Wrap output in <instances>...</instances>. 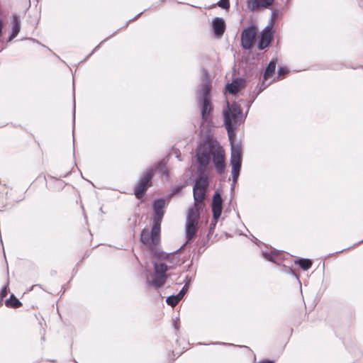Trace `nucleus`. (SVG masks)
I'll return each instance as SVG.
<instances>
[{
    "instance_id": "obj_1",
    "label": "nucleus",
    "mask_w": 363,
    "mask_h": 363,
    "mask_svg": "<svg viewBox=\"0 0 363 363\" xmlns=\"http://www.w3.org/2000/svg\"><path fill=\"white\" fill-rule=\"evenodd\" d=\"M196 159L198 164L197 172L206 170L211 160L218 173H223L225 168L224 150L220 144L212 138L201 141L196 150Z\"/></svg>"
},
{
    "instance_id": "obj_2",
    "label": "nucleus",
    "mask_w": 363,
    "mask_h": 363,
    "mask_svg": "<svg viewBox=\"0 0 363 363\" xmlns=\"http://www.w3.org/2000/svg\"><path fill=\"white\" fill-rule=\"evenodd\" d=\"M224 124L228 132L229 140L235 137V130L242 119V111L236 102H227V108L223 111Z\"/></svg>"
},
{
    "instance_id": "obj_3",
    "label": "nucleus",
    "mask_w": 363,
    "mask_h": 363,
    "mask_svg": "<svg viewBox=\"0 0 363 363\" xmlns=\"http://www.w3.org/2000/svg\"><path fill=\"white\" fill-rule=\"evenodd\" d=\"M165 206V200L164 199H157L154 201L152 226L151 229L152 242L154 244H159L160 241V226L164 214L163 208Z\"/></svg>"
},
{
    "instance_id": "obj_4",
    "label": "nucleus",
    "mask_w": 363,
    "mask_h": 363,
    "mask_svg": "<svg viewBox=\"0 0 363 363\" xmlns=\"http://www.w3.org/2000/svg\"><path fill=\"white\" fill-rule=\"evenodd\" d=\"M211 86L208 82L203 83L197 91L198 103L201 106L203 121L208 122L213 111L211 98Z\"/></svg>"
},
{
    "instance_id": "obj_5",
    "label": "nucleus",
    "mask_w": 363,
    "mask_h": 363,
    "mask_svg": "<svg viewBox=\"0 0 363 363\" xmlns=\"http://www.w3.org/2000/svg\"><path fill=\"white\" fill-rule=\"evenodd\" d=\"M199 218L200 212H197L196 208H189L185 225L186 243L191 242L195 237L198 230V220Z\"/></svg>"
},
{
    "instance_id": "obj_6",
    "label": "nucleus",
    "mask_w": 363,
    "mask_h": 363,
    "mask_svg": "<svg viewBox=\"0 0 363 363\" xmlns=\"http://www.w3.org/2000/svg\"><path fill=\"white\" fill-rule=\"evenodd\" d=\"M155 169L150 168L145 170L134 189V194L137 199H142L147 189L152 185V179Z\"/></svg>"
},
{
    "instance_id": "obj_7",
    "label": "nucleus",
    "mask_w": 363,
    "mask_h": 363,
    "mask_svg": "<svg viewBox=\"0 0 363 363\" xmlns=\"http://www.w3.org/2000/svg\"><path fill=\"white\" fill-rule=\"evenodd\" d=\"M256 36V28L254 26L245 28L241 33V45L245 50L252 47Z\"/></svg>"
},
{
    "instance_id": "obj_8",
    "label": "nucleus",
    "mask_w": 363,
    "mask_h": 363,
    "mask_svg": "<svg viewBox=\"0 0 363 363\" xmlns=\"http://www.w3.org/2000/svg\"><path fill=\"white\" fill-rule=\"evenodd\" d=\"M211 210L213 213V218L215 220V226L221 215L223 210V198L218 191H216L213 196Z\"/></svg>"
},
{
    "instance_id": "obj_9",
    "label": "nucleus",
    "mask_w": 363,
    "mask_h": 363,
    "mask_svg": "<svg viewBox=\"0 0 363 363\" xmlns=\"http://www.w3.org/2000/svg\"><path fill=\"white\" fill-rule=\"evenodd\" d=\"M273 39V30L272 29V24L267 25L262 31L260 39L257 44V48L259 50H263L267 48Z\"/></svg>"
},
{
    "instance_id": "obj_10",
    "label": "nucleus",
    "mask_w": 363,
    "mask_h": 363,
    "mask_svg": "<svg viewBox=\"0 0 363 363\" xmlns=\"http://www.w3.org/2000/svg\"><path fill=\"white\" fill-rule=\"evenodd\" d=\"M235 137L232 140H229L231 145V165H242V147L239 143H235Z\"/></svg>"
},
{
    "instance_id": "obj_11",
    "label": "nucleus",
    "mask_w": 363,
    "mask_h": 363,
    "mask_svg": "<svg viewBox=\"0 0 363 363\" xmlns=\"http://www.w3.org/2000/svg\"><path fill=\"white\" fill-rule=\"evenodd\" d=\"M167 279V275H157L154 272L151 276V279H149L148 277H147L146 284L155 289H159L164 285Z\"/></svg>"
},
{
    "instance_id": "obj_12",
    "label": "nucleus",
    "mask_w": 363,
    "mask_h": 363,
    "mask_svg": "<svg viewBox=\"0 0 363 363\" xmlns=\"http://www.w3.org/2000/svg\"><path fill=\"white\" fill-rule=\"evenodd\" d=\"M212 28L213 33L216 38H220L225 30V23L223 18L216 17L212 21Z\"/></svg>"
},
{
    "instance_id": "obj_13",
    "label": "nucleus",
    "mask_w": 363,
    "mask_h": 363,
    "mask_svg": "<svg viewBox=\"0 0 363 363\" xmlns=\"http://www.w3.org/2000/svg\"><path fill=\"white\" fill-rule=\"evenodd\" d=\"M245 86V80L242 78H237L225 86V89L232 94H237Z\"/></svg>"
},
{
    "instance_id": "obj_14",
    "label": "nucleus",
    "mask_w": 363,
    "mask_h": 363,
    "mask_svg": "<svg viewBox=\"0 0 363 363\" xmlns=\"http://www.w3.org/2000/svg\"><path fill=\"white\" fill-rule=\"evenodd\" d=\"M206 193V190L193 188L194 204L191 208H196L197 212H200L201 208V203L205 199Z\"/></svg>"
},
{
    "instance_id": "obj_15",
    "label": "nucleus",
    "mask_w": 363,
    "mask_h": 363,
    "mask_svg": "<svg viewBox=\"0 0 363 363\" xmlns=\"http://www.w3.org/2000/svg\"><path fill=\"white\" fill-rule=\"evenodd\" d=\"M199 176L196 179L195 184L193 188L201 189L206 190L208 186V179L206 176V170L203 172H197Z\"/></svg>"
},
{
    "instance_id": "obj_16",
    "label": "nucleus",
    "mask_w": 363,
    "mask_h": 363,
    "mask_svg": "<svg viewBox=\"0 0 363 363\" xmlns=\"http://www.w3.org/2000/svg\"><path fill=\"white\" fill-rule=\"evenodd\" d=\"M12 28L11 33L9 36L8 42H11L14 39L21 30V20L17 15H13L12 16Z\"/></svg>"
},
{
    "instance_id": "obj_17",
    "label": "nucleus",
    "mask_w": 363,
    "mask_h": 363,
    "mask_svg": "<svg viewBox=\"0 0 363 363\" xmlns=\"http://www.w3.org/2000/svg\"><path fill=\"white\" fill-rule=\"evenodd\" d=\"M274 1V0H256L251 4L248 9L252 12L259 11L264 8L267 9L273 4Z\"/></svg>"
},
{
    "instance_id": "obj_18",
    "label": "nucleus",
    "mask_w": 363,
    "mask_h": 363,
    "mask_svg": "<svg viewBox=\"0 0 363 363\" xmlns=\"http://www.w3.org/2000/svg\"><path fill=\"white\" fill-rule=\"evenodd\" d=\"M140 241L142 243L145 245H150V243L153 245H157V244H154L152 242V235L151 232L150 233L148 229H143L140 234Z\"/></svg>"
},
{
    "instance_id": "obj_19",
    "label": "nucleus",
    "mask_w": 363,
    "mask_h": 363,
    "mask_svg": "<svg viewBox=\"0 0 363 363\" xmlns=\"http://www.w3.org/2000/svg\"><path fill=\"white\" fill-rule=\"evenodd\" d=\"M169 270V267L164 263H154V272L157 275H167L166 273Z\"/></svg>"
},
{
    "instance_id": "obj_20",
    "label": "nucleus",
    "mask_w": 363,
    "mask_h": 363,
    "mask_svg": "<svg viewBox=\"0 0 363 363\" xmlns=\"http://www.w3.org/2000/svg\"><path fill=\"white\" fill-rule=\"evenodd\" d=\"M276 64H277V62L274 60H271L269 62V63L267 66L264 73V79H267L273 75V74L275 72Z\"/></svg>"
},
{
    "instance_id": "obj_21",
    "label": "nucleus",
    "mask_w": 363,
    "mask_h": 363,
    "mask_svg": "<svg viewBox=\"0 0 363 363\" xmlns=\"http://www.w3.org/2000/svg\"><path fill=\"white\" fill-rule=\"evenodd\" d=\"M7 307L18 308L22 306L21 302L13 295L11 294L10 298L5 302Z\"/></svg>"
},
{
    "instance_id": "obj_22",
    "label": "nucleus",
    "mask_w": 363,
    "mask_h": 363,
    "mask_svg": "<svg viewBox=\"0 0 363 363\" xmlns=\"http://www.w3.org/2000/svg\"><path fill=\"white\" fill-rule=\"evenodd\" d=\"M295 264H298L303 270H308L312 265V261L309 259L300 258L295 260Z\"/></svg>"
},
{
    "instance_id": "obj_23",
    "label": "nucleus",
    "mask_w": 363,
    "mask_h": 363,
    "mask_svg": "<svg viewBox=\"0 0 363 363\" xmlns=\"http://www.w3.org/2000/svg\"><path fill=\"white\" fill-rule=\"evenodd\" d=\"M279 254V251L277 250H272L270 252L267 251H262V255L263 257L267 259L268 261L275 262L274 255H277Z\"/></svg>"
},
{
    "instance_id": "obj_24",
    "label": "nucleus",
    "mask_w": 363,
    "mask_h": 363,
    "mask_svg": "<svg viewBox=\"0 0 363 363\" xmlns=\"http://www.w3.org/2000/svg\"><path fill=\"white\" fill-rule=\"evenodd\" d=\"M231 166H232L233 183H237L239 175H240L241 165H231Z\"/></svg>"
},
{
    "instance_id": "obj_25",
    "label": "nucleus",
    "mask_w": 363,
    "mask_h": 363,
    "mask_svg": "<svg viewBox=\"0 0 363 363\" xmlns=\"http://www.w3.org/2000/svg\"><path fill=\"white\" fill-rule=\"evenodd\" d=\"M174 252H170V253L166 254L164 255V257H163V255H164L163 252H162L161 255L158 254V253H155V257H157L159 258L166 259L170 260V262L172 263H175L177 262V260H174Z\"/></svg>"
},
{
    "instance_id": "obj_26",
    "label": "nucleus",
    "mask_w": 363,
    "mask_h": 363,
    "mask_svg": "<svg viewBox=\"0 0 363 363\" xmlns=\"http://www.w3.org/2000/svg\"><path fill=\"white\" fill-rule=\"evenodd\" d=\"M179 301L180 300L176 295L169 296L166 299L167 303L172 307L175 306Z\"/></svg>"
},
{
    "instance_id": "obj_27",
    "label": "nucleus",
    "mask_w": 363,
    "mask_h": 363,
    "mask_svg": "<svg viewBox=\"0 0 363 363\" xmlns=\"http://www.w3.org/2000/svg\"><path fill=\"white\" fill-rule=\"evenodd\" d=\"M279 18V13H278V11H276V10H274L272 11V13H271V19H270V22L268 25H271L272 24V29L273 28V26H274V21H276L277 20V18Z\"/></svg>"
},
{
    "instance_id": "obj_28",
    "label": "nucleus",
    "mask_w": 363,
    "mask_h": 363,
    "mask_svg": "<svg viewBox=\"0 0 363 363\" xmlns=\"http://www.w3.org/2000/svg\"><path fill=\"white\" fill-rule=\"evenodd\" d=\"M157 169H158L160 172H161L162 174H164L167 177L168 176V171L166 169L165 165L163 164L162 162H160L158 163V164L157 166Z\"/></svg>"
},
{
    "instance_id": "obj_29",
    "label": "nucleus",
    "mask_w": 363,
    "mask_h": 363,
    "mask_svg": "<svg viewBox=\"0 0 363 363\" xmlns=\"http://www.w3.org/2000/svg\"><path fill=\"white\" fill-rule=\"evenodd\" d=\"M188 291V286H187V283H185L184 287L180 290V291L179 292L178 294H177L176 296H177V298L181 301L182 298L184 297V296L185 295V294Z\"/></svg>"
},
{
    "instance_id": "obj_30",
    "label": "nucleus",
    "mask_w": 363,
    "mask_h": 363,
    "mask_svg": "<svg viewBox=\"0 0 363 363\" xmlns=\"http://www.w3.org/2000/svg\"><path fill=\"white\" fill-rule=\"evenodd\" d=\"M217 4L219 7L225 9L230 7L229 0H220Z\"/></svg>"
},
{
    "instance_id": "obj_31",
    "label": "nucleus",
    "mask_w": 363,
    "mask_h": 363,
    "mask_svg": "<svg viewBox=\"0 0 363 363\" xmlns=\"http://www.w3.org/2000/svg\"><path fill=\"white\" fill-rule=\"evenodd\" d=\"M288 72V69L286 67H280L278 69V77L284 76Z\"/></svg>"
},
{
    "instance_id": "obj_32",
    "label": "nucleus",
    "mask_w": 363,
    "mask_h": 363,
    "mask_svg": "<svg viewBox=\"0 0 363 363\" xmlns=\"http://www.w3.org/2000/svg\"><path fill=\"white\" fill-rule=\"evenodd\" d=\"M8 294V289L6 286L2 288L0 292V300L2 301Z\"/></svg>"
},
{
    "instance_id": "obj_33",
    "label": "nucleus",
    "mask_w": 363,
    "mask_h": 363,
    "mask_svg": "<svg viewBox=\"0 0 363 363\" xmlns=\"http://www.w3.org/2000/svg\"><path fill=\"white\" fill-rule=\"evenodd\" d=\"M115 34H116V33H113L111 35H110L109 37H108V38H105L104 40H102V41H101V43H99V45H97V46H96L94 50H93V51L91 52V53H90V55H89V56L91 55H92V54H93V53H94V52H95V51H96V50L100 47V45H101L103 43L106 42V40H108L109 38H111V37L114 36V35H115Z\"/></svg>"
},
{
    "instance_id": "obj_34",
    "label": "nucleus",
    "mask_w": 363,
    "mask_h": 363,
    "mask_svg": "<svg viewBox=\"0 0 363 363\" xmlns=\"http://www.w3.org/2000/svg\"><path fill=\"white\" fill-rule=\"evenodd\" d=\"M2 30H3V21L1 19H0V37L1 36ZM1 51V50L0 49V52Z\"/></svg>"
},
{
    "instance_id": "obj_35",
    "label": "nucleus",
    "mask_w": 363,
    "mask_h": 363,
    "mask_svg": "<svg viewBox=\"0 0 363 363\" xmlns=\"http://www.w3.org/2000/svg\"><path fill=\"white\" fill-rule=\"evenodd\" d=\"M257 363H274V362L272 360L266 359V360L260 361Z\"/></svg>"
},
{
    "instance_id": "obj_36",
    "label": "nucleus",
    "mask_w": 363,
    "mask_h": 363,
    "mask_svg": "<svg viewBox=\"0 0 363 363\" xmlns=\"http://www.w3.org/2000/svg\"><path fill=\"white\" fill-rule=\"evenodd\" d=\"M191 280V279L190 277H186L185 283H187V286L188 287H189V286L190 284Z\"/></svg>"
},
{
    "instance_id": "obj_37",
    "label": "nucleus",
    "mask_w": 363,
    "mask_h": 363,
    "mask_svg": "<svg viewBox=\"0 0 363 363\" xmlns=\"http://www.w3.org/2000/svg\"><path fill=\"white\" fill-rule=\"evenodd\" d=\"M212 345H227V343H225V342H212L211 343ZM232 344H228V345H231Z\"/></svg>"
},
{
    "instance_id": "obj_38",
    "label": "nucleus",
    "mask_w": 363,
    "mask_h": 363,
    "mask_svg": "<svg viewBox=\"0 0 363 363\" xmlns=\"http://www.w3.org/2000/svg\"><path fill=\"white\" fill-rule=\"evenodd\" d=\"M214 224H215V220L213 219L212 222L211 223V225H210V230L213 229L216 227V225L214 226Z\"/></svg>"
},
{
    "instance_id": "obj_39",
    "label": "nucleus",
    "mask_w": 363,
    "mask_h": 363,
    "mask_svg": "<svg viewBox=\"0 0 363 363\" xmlns=\"http://www.w3.org/2000/svg\"><path fill=\"white\" fill-rule=\"evenodd\" d=\"M253 1H256V0H247V8H249V6L251 5V4H252Z\"/></svg>"
},
{
    "instance_id": "obj_40",
    "label": "nucleus",
    "mask_w": 363,
    "mask_h": 363,
    "mask_svg": "<svg viewBox=\"0 0 363 363\" xmlns=\"http://www.w3.org/2000/svg\"><path fill=\"white\" fill-rule=\"evenodd\" d=\"M174 327L176 330H178L179 328V323H177V321L174 322Z\"/></svg>"
},
{
    "instance_id": "obj_41",
    "label": "nucleus",
    "mask_w": 363,
    "mask_h": 363,
    "mask_svg": "<svg viewBox=\"0 0 363 363\" xmlns=\"http://www.w3.org/2000/svg\"><path fill=\"white\" fill-rule=\"evenodd\" d=\"M143 12L139 13L136 16H135L133 18L129 20V21L136 19L140 14H142Z\"/></svg>"
},
{
    "instance_id": "obj_42",
    "label": "nucleus",
    "mask_w": 363,
    "mask_h": 363,
    "mask_svg": "<svg viewBox=\"0 0 363 363\" xmlns=\"http://www.w3.org/2000/svg\"><path fill=\"white\" fill-rule=\"evenodd\" d=\"M236 183H233L232 185H231V189H233L235 186Z\"/></svg>"
},
{
    "instance_id": "obj_43",
    "label": "nucleus",
    "mask_w": 363,
    "mask_h": 363,
    "mask_svg": "<svg viewBox=\"0 0 363 363\" xmlns=\"http://www.w3.org/2000/svg\"><path fill=\"white\" fill-rule=\"evenodd\" d=\"M236 183H233L232 185H231V189H233L235 186Z\"/></svg>"
},
{
    "instance_id": "obj_44",
    "label": "nucleus",
    "mask_w": 363,
    "mask_h": 363,
    "mask_svg": "<svg viewBox=\"0 0 363 363\" xmlns=\"http://www.w3.org/2000/svg\"><path fill=\"white\" fill-rule=\"evenodd\" d=\"M73 115H74V118L75 117V106H74V113H73Z\"/></svg>"
},
{
    "instance_id": "obj_45",
    "label": "nucleus",
    "mask_w": 363,
    "mask_h": 363,
    "mask_svg": "<svg viewBox=\"0 0 363 363\" xmlns=\"http://www.w3.org/2000/svg\"><path fill=\"white\" fill-rule=\"evenodd\" d=\"M61 186H63V182L62 181H58Z\"/></svg>"
},
{
    "instance_id": "obj_46",
    "label": "nucleus",
    "mask_w": 363,
    "mask_h": 363,
    "mask_svg": "<svg viewBox=\"0 0 363 363\" xmlns=\"http://www.w3.org/2000/svg\"><path fill=\"white\" fill-rule=\"evenodd\" d=\"M179 191V188H178L177 189H176V192H178Z\"/></svg>"
},
{
    "instance_id": "obj_47",
    "label": "nucleus",
    "mask_w": 363,
    "mask_h": 363,
    "mask_svg": "<svg viewBox=\"0 0 363 363\" xmlns=\"http://www.w3.org/2000/svg\"><path fill=\"white\" fill-rule=\"evenodd\" d=\"M185 246V244H183L182 246H181V248H183V247Z\"/></svg>"
},
{
    "instance_id": "obj_48",
    "label": "nucleus",
    "mask_w": 363,
    "mask_h": 363,
    "mask_svg": "<svg viewBox=\"0 0 363 363\" xmlns=\"http://www.w3.org/2000/svg\"><path fill=\"white\" fill-rule=\"evenodd\" d=\"M185 246V244H183L182 246H181V248H183V247Z\"/></svg>"
},
{
    "instance_id": "obj_49",
    "label": "nucleus",
    "mask_w": 363,
    "mask_h": 363,
    "mask_svg": "<svg viewBox=\"0 0 363 363\" xmlns=\"http://www.w3.org/2000/svg\"><path fill=\"white\" fill-rule=\"evenodd\" d=\"M185 246V244H183L182 246H181V248H183V247Z\"/></svg>"
},
{
    "instance_id": "obj_50",
    "label": "nucleus",
    "mask_w": 363,
    "mask_h": 363,
    "mask_svg": "<svg viewBox=\"0 0 363 363\" xmlns=\"http://www.w3.org/2000/svg\"><path fill=\"white\" fill-rule=\"evenodd\" d=\"M344 250H340L337 252H342Z\"/></svg>"
}]
</instances>
